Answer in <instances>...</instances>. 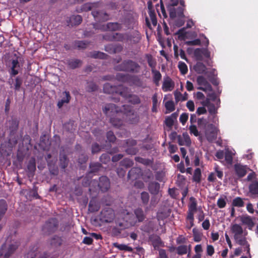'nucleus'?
Returning a JSON list of instances; mask_svg holds the SVG:
<instances>
[{
    "label": "nucleus",
    "instance_id": "51",
    "mask_svg": "<svg viewBox=\"0 0 258 258\" xmlns=\"http://www.w3.org/2000/svg\"><path fill=\"white\" fill-rule=\"evenodd\" d=\"M48 167L51 174L57 175L58 173V170L57 167L55 166V163H52L51 162H48Z\"/></svg>",
    "mask_w": 258,
    "mask_h": 258
},
{
    "label": "nucleus",
    "instance_id": "54",
    "mask_svg": "<svg viewBox=\"0 0 258 258\" xmlns=\"http://www.w3.org/2000/svg\"><path fill=\"white\" fill-rule=\"evenodd\" d=\"M89 43V42L87 41H76L75 46L79 49H84L87 47Z\"/></svg>",
    "mask_w": 258,
    "mask_h": 258
},
{
    "label": "nucleus",
    "instance_id": "27",
    "mask_svg": "<svg viewBox=\"0 0 258 258\" xmlns=\"http://www.w3.org/2000/svg\"><path fill=\"white\" fill-rule=\"evenodd\" d=\"M98 4V3H87L84 4L80 8V9H77V11L78 13H81L83 12H87L93 9V8L96 6Z\"/></svg>",
    "mask_w": 258,
    "mask_h": 258
},
{
    "label": "nucleus",
    "instance_id": "48",
    "mask_svg": "<svg viewBox=\"0 0 258 258\" xmlns=\"http://www.w3.org/2000/svg\"><path fill=\"white\" fill-rule=\"evenodd\" d=\"M126 34L125 33H114V41L123 42L126 41Z\"/></svg>",
    "mask_w": 258,
    "mask_h": 258
},
{
    "label": "nucleus",
    "instance_id": "32",
    "mask_svg": "<svg viewBox=\"0 0 258 258\" xmlns=\"http://www.w3.org/2000/svg\"><path fill=\"white\" fill-rule=\"evenodd\" d=\"M130 75L128 74L117 73L116 75V79L122 83H130Z\"/></svg>",
    "mask_w": 258,
    "mask_h": 258
},
{
    "label": "nucleus",
    "instance_id": "50",
    "mask_svg": "<svg viewBox=\"0 0 258 258\" xmlns=\"http://www.w3.org/2000/svg\"><path fill=\"white\" fill-rule=\"evenodd\" d=\"M233 153L231 151L226 150L225 153V160L227 164H231L233 162Z\"/></svg>",
    "mask_w": 258,
    "mask_h": 258
},
{
    "label": "nucleus",
    "instance_id": "16",
    "mask_svg": "<svg viewBox=\"0 0 258 258\" xmlns=\"http://www.w3.org/2000/svg\"><path fill=\"white\" fill-rule=\"evenodd\" d=\"M82 22V18L80 15H73L68 18L67 23L69 26L79 25Z\"/></svg>",
    "mask_w": 258,
    "mask_h": 258
},
{
    "label": "nucleus",
    "instance_id": "60",
    "mask_svg": "<svg viewBox=\"0 0 258 258\" xmlns=\"http://www.w3.org/2000/svg\"><path fill=\"white\" fill-rule=\"evenodd\" d=\"M166 109L169 112H172L175 110L174 103L173 101H167L165 104Z\"/></svg>",
    "mask_w": 258,
    "mask_h": 258
},
{
    "label": "nucleus",
    "instance_id": "29",
    "mask_svg": "<svg viewBox=\"0 0 258 258\" xmlns=\"http://www.w3.org/2000/svg\"><path fill=\"white\" fill-rule=\"evenodd\" d=\"M69 160L66 154L60 155L59 166L64 171L69 164Z\"/></svg>",
    "mask_w": 258,
    "mask_h": 258
},
{
    "label": "nucleus",
    "instance_id": "52",
    "mask_svg": "<svg viewBox=\"0 0 258 258\" xmlns=\"http://www.w3.org/2000/svg\"><path fill=\"white\" fill-rule=\"evenodd\" d=\"M23 84V80L20 77H17L14 83V90L16 91H19Z\"/></svg>",
    "mask_w": 258,
    "mask_h": 258
},
{
    "label": "nucleus",
    "instance_id": "45",
    "mask_svg": "<svg viewBox=\"0 0 258 258\" xmlns=\"http://www.w3.org/2000/svg\"><path fill=\"white\" fill-rule=\"evenodd\" d=\"M91 178L92 177H91L90 174L88 173L86 176L83 178L82 182V185L85 187L90 186L91 184L92 185H94L95 184H93L92 183L93 180H91Z\"/></svg>",
    "mask_w": 258,
    "mask_h": 258
},
{
    "label": "nucleus",
    "instance_id": "26",
    "mask_svg": "<svg viewBox=\"0 0 258 258\" xmlns=\"http://www.w3.org/2000/svg\"><path fill=\"white\" fill-rule=\"evenodd\" d=\"M19 246V244L17 242L10 244L9 246L7 251L4 253L5 258H8L10 256V255H11V254H12L18 248Z\"/></svg>",
    "mask_w": 258,
    "mask_h": 258
},
{
    "label": "nucleus",
    "instance_id": "5",
    "mask_svg": "<svg viewBox=\"0 0 258 258\" xmlns=\"http://www.w3.org/2000/svg\"><path fill=\"white\" fill-rule=\"evenodd\" d=\"M122 107L126 113L127 122L130 124H137L140 119L139 115L134 112L131 106L123 105Z\"/></svg>",
    "mask_w": 258,
    "mask_h": 258
},
{
    "label": "nucleus",
    "instance_id": "8",
    "mask_svg": "<svg viewBox=\"0 0 258 258\" xmlns=\"http://www.w3.org/2000/svg\"><path fill=\"white\" fill-rule=\"evenodd\" d=\"M92 14L96 21L105 22L110 19L109 15L103 11L93 10Z\"/></svg>",
    "mask_w": 258,
    "mask_h": 258
},
{
    "label": "nucleus",
    "instance_id": "44",
    "mask_svg": "<svg viewBox=\"0 0 258 258\" xmlns=\"http://www.w3.org/2000/svg\"><path fill=\"white\" fill-rule=\"evenodd\" d=\"M116 90V88L109 83H106L103 86V91L105 93L112 94Z\"/></svg>",
    "mask_w": 258,
    "mask_h": 258
},
{
    "label": "nucleus",
    "instance_id": "62",
    "mask_svg": "<svg viewBox=\"0 0 258 258\" xmlns=\"http://www.w3.org/2000/svg\"><path fill=\"white\" fill-rule=\"evenodd\" d=\"M139 150L136 147H128L125 150V152L128 155H135L137 154Z\"/></svg>",
    "mask_w": 258,
    "mask_h": 258
},
{
    "label": "nucleus",
    "instance_id": "31",
    "mask_svg": "<svg viewBox=\"0 0 258 258\" xmlns=\"http://www.w3.org/2000/svg\"><path fill=\"white\" fill-rule=\"evenodd\" d=\"M8 210V204L6 200H0V221L2 219Z\"/></svg>",
    "mask_w": 258,
    "mask_h": 258
},
{
    "label": "nucleus",
    "instance_id": "22",
    "mask_svg": "<svg viewBox=\"0 0 258 258\" xmlns=\"http://www.w3.org/2000/svg\"><path fill=\"white\" fill-rule=\"evenodd\" d=\"M62 94L64 96L61 100L58 101L57 104V106L58 108H61L64 103H69L71 99V96L69 91H65L62 93Z\"/></svg>",
    "mask_w": 258,
    "mask_h": 258
},
{
    "label": "nucleus",
    "instance_id": "4",
    "mask_svg": "<svg viewBox=\"0 0 258 258\" xmlns=\"http://www.w3.org/2000/svg\"><path fill=\"white\" fill-rule=\"evenodd\" d=\"M115 217L113 210L109 207L103 209L100 212L99 219L102 222L110 223L113 221Z\"/></svg>",
    "mask_w": 258,
    "mask_h": 258
},
{
    "label": "nucleus",
    "instance_id": "36",
    "mask_svg": "<svg viewBox=\"0 0 258 258\" xmlns=\"http://www.w3.org/2000/svg\"><path fill=\"white\" fill-rule=\"evenodd\" d=\"M89 56L94 58L106 59L108 55L101 51H94L91 52Z\"/></svg>",
    "mask_w": 258,
    "mask_h": 258
},
{
    "label": "nucleus",
    "instance_id": "7",
    "mask_svg": "<svg viewBox=\"0 0 258 258\" xmlns=\"http://www.w3.org/2000/svg\"><path fill=\"white\" fill-rule=\"evenodd\" d=\"M197 82L198 85L200 86L197 88L199 90L206 92L207 90H211L212 89L211 85L206 78L202 76H199L197 77Z\"/></svg>",
    "mask_w": 258,
    "mask_h": 258
},
{
    "label": "nucleus",
    "instance_id": "53",
    "mask_svg": "<svg viewBox=\"0 0 258 258\" xmlns=\"http://www.w3.org/2000/svg\"><path fill=\"white\" fill-rule=\"evenodd\" d=\"M130 83H132L134 85L137 86H141L142 85V81L139 77L137 76L130 75Z\"/></svg>",
    "mask_w": 258,
    "mask_h": 258
},
{
    "label": "nucleus",
    "instance_id": "34",
    "mask_svg": "<svg viewBox=\"0 0 258 258\" xmlns=\"http://www.w3.org/2000/svg\"><path fill=\"white\" fill-rule=\"evenodd\" d=\"M248 188L250 194L258 197V181H252L249 184Z\"/></svg>",
    "mask_w": 258,
    "mask_h": 258
},
{
    "label": "nucleus",
    "instance_id": "39",
    "mask_svg": "<svg viewBox=\"0 0 258 258\" xmlns=\"http://www.w3.org/2000/svg\"><path fill=\"white\" fill-rule=\"evenodd\" d=\"M62 242V240L61 237L57 236H54L51 239L50 243L52 247H57L61 245Z\"/></svg>",
    "mask_w": 258,
    "mask_h": 258
},
{
    "label": "nucleus",
    "instance_id": "2",
    "mask_svg": "<svg viewBox=\"0 0 258 258\" xmlns=\"http://www.w3.org/2000/svg\"><path fill=\"white\" fill-rule=\"evenodd\" d=\"M114 69L116 71L138 74L140 72L141 66L136 61L131 59H126L120 64L115 66Z\"/></svg>",
    "mask_w": 258,
    "mask_h": 258
},
{
    "label": "nucleus",
    "instance_id": "17",
    "mask_svg": "<svg viewBox=\"0 0 258 258\" xmlns=\"http://www.w3.org/2000/svg\"><path fill=\"white\" fill-rule=\"evenodd\" d=\"M134 213L137 219V221L134 223V225L137 223L143 222L146 218V215L141 208H137L134 211Z\"/></svg>",
    "mask_w": 258,
    "mask_h": 258
},
{
    "label": "nucleus",
    "instance_id": "38",
    "mask_svg": "<svg viewBox=\"0 0 258 258\" xmlns=\"http://www.w3.org/2000/svg\"><path fill=\"white\" fill-rule=\"evenodd\" d=\"M202 173L201 170L199 168H197L195 170L192 181L196 182L197 183H200L201 181Z\"/></svg>",
    "mask_w": 258,
    "mask_h": 258
},
{
    "label": "nucleus",
    "instance_id": "61",
    "mask_svg": "<svg viewBox=\"0 0 258 258\" xmlns=\"http://www.w3.org/2000/svg\"><path fill=\"white\" fill-rule=\"evenodd\" d=\"M194 240L195 242H200L202 240V234L199 232L195 228L192 230Z\"/></svg>",
    "mask_w": 258,
    "mask_h": 258
},
{
    "label": "nucleus",
    "instance_id": "41",
    "mask_svg": "<svg viewBox=\"0 0 258 258\" xmlns=\"http://www.w3.org/2000/svg\"><path fill=\"white\" fill-rule=\"evenodd\" d=\"M190 203L188 206V211L196 212L197 210V202L194 197H190L189 199Z\"/></svg>",
    "mask_w": 258,
    "mask_h": 258
},
{
    "label": "nucleus",
    "instance_id": "59",
    "mask_svg": "<svg viewBox=\"0 0 258 258\" xmlns=\"http://www.w3.org/2000/svg\"><path fill=\"white\" fill-rule=\"evenodd\" d=\"M109 154V153L102 154L100 157V161L103 164L108 163L110 160Z\"/></svg>",
    "mask_w": 258,
    "mask_h": 258
},
{
    "label": "nucleus",
    "instance_id": "15",
    "mask_svg": "<svg viewBox=\"0 0 258 258\" xmlns=\"http://www.w3.org/2000/svg\"><path fill=\"white\" fill-rule=\"evenodd\" d=\"M235 174L239 178L244 177L247 173L246 166H243L240 164H235L234 166Z\"/></svg>",
    "mask_w": 258,
    "mask_h": 258
},
{
    "label": "nucleus",
    "instance_id": "21",
    "mask_svg": "<svg viewBox=\"0 0 258 258\" xmlns=\"http://www.w3.org/2000/svg\"><path fill=\"white\" fill-rule=\"evenodd\" d=\"M160 188V184L156 181H151L148 185V190L152 195H157Z\"/></svg>",
    "mask_w": 258,
    "mask_h": 258
},
{
    "label": "nucleus",
    "instance_id": "11",
    "mask_svg": "<svg viewBox=\"0 0 258 258\" xmlns=\"http://www.w3.org/2000/svg\"><path fill=\"white\" fill-rule=\"evenodd\" d=\"M177 142L180 146H186L189 147L191 145V140L189 135L186 133L182 134V136L178 135Z\"/></svg>",
    "mask_w": 258,
    "mask_h": 258
},
{
    "label": "nucleus",
    "instance_id": "55",
    "mask_svg": "<svg viewBox=\"0 0 258 258\" xmlns=\"http://www.w3.org/2000/svg\"><path fill=\"white\" fill-rule=\"evenodd\" d=\"M178 68L182 75H185L187 73V66L184 62L179 61L178 62Z\"/></svg>",
    "mask_w": 258,
    "mask_h": 258
},
{
    "label": "nucleus",
    "instance_id": "28",
    "mask_svg": "<svg viewBox=\"0 0 258 258\" xmlns=\"http://www.w3.org/2000/svg\"><path fill=\"white\" fill-rule=\"evenodd\" d=\"M82 64V60L78 59H69L67 61L68 66L71 69H75L80 67Z\"/></svg>",
    "mask_w": 258,
    "mask_h": 258
},
{
    "label": "nucleus",
    "instance_id": "14",
    "mask_svg": "<svg viewBox=\"0 0 258 258\" xmlns=\"http://www.w3.org/2000/svg\"><path fill=\"white\" fill-rule=\"evenodd\" d=\"M141 35L138 31H134L132 33L126 34V41L131 42L133 44H137L141 40Z\"/></svg>",
    "mask_w": 258,
    "mask_h": 258
},
{
    "label": "nucleus",
    "instance_id": "40",
    "mask_svg": "<svg viewBox=\"0 0 258 258\" xmlns=\"http://www.w3.org/2000/svg\"><path fill=\"white\" fill-rule=\"evenodd\" d=\"M119 164L121 166L128 168L133 166L134 161L131 159L125 158L120 162Z\"/></svg>",
    "mask_w": 258,
    "mask_h": 258
},
{
    "label": "nucleus",
    "instance_id": "33",
    "mask_svg": "<svg viewBox=\"0 0 258 258\" xmlns=\"http://www.w3.org/2000/svg\"><path fill=\"white\" fill-rule=\"evenodd\" d=\"M194 70L198 74H205L207 68L203 62H198L194 66Z\"/></svg>",
    "mask_w": 258,
    "mask_h": 258
},
{
    "label": "nucleus",
    "instance_id": "47",
    "mask_svg": "<svg viewBox=\"0 0 258 258\" xmlns=\"http://www.w3.org/2000/svg\"><path fill=\"white\" fill-rule=\"evenodd\" d=\"M27 169L29 172L33 173L36 170V162L34 158H32L28 162Z\"/></svg>",
    "mask_w": 258,
    "mask_h": 258
},
{
    "label": "nucleus",
    "instance_id": "20",
    "mask_svg": "<svg viewBox=\"0 0 258 258\" xmlns=\"http://www.w3.org/2000/svg\"><path fill=\"white\" fill-rule=\"evenodd\" d=\"M152 4V1H148L149 15L152 22V25L153 26L155 27L157 24V20L155 10L152 9L151 8Z\"/></svg>",
    "mask_w": 258,
    "mask_h": 258
},
{
    "label": "nucleus",
    "instance_id": "30",
    "mask_svg": "<svg viewBox=\"0 0 258 258\" xmlns=\"http://www.w3.org/2000/svg\"><path fill=\"white\" fill-rule=\"evenodd\" d=\"M117 116L118 115H115L114 117H111L110 122L113 126L119 128L123 125V121Z\"/></svg>",
    "mask_w": 258,
    "mask_h": 258
},
{
    "label": "nucleus",
    "instance_id": "9",
    "mask_svg": "<svg viewBox=\"0 0 258 258\" xmlns=\"http://www.w3.org/2000/svg\"><path fill=\"white\" fill-rule=\"evenodd\" d=\"M175 83L172 79L167 77L164 79L162 89L164 92L171 91L174 88Z\"/></svg>",
    "mask_w": 258,
    "mask_h": 258
},
{
    "label": "nucleus",
    "instance_id": "57",
    "mask_svg": "<svg viewBox=\"0 0 258 258\" xmlns=\"http://www.w3.org/2000/svg\"><path fill=\"white\" fill-rule=\"evenodd\" d=\"M99 207L94 201H91L89 204V210L91 212H97L99 210Z\"/></svg>",
    "mask_w": 258,
    "mask_h": 258
},
{
    "label": "nucleus",
    "instance_id": "19",
    "mask_svg": "<svg viewBox=\"0 0 258 258\" xmlns=\"http://www.w3.org/2000/svg\"><path fill=\"white\" fill-rule=\"evenodd\" d=\"M120 95L123 97L126 98L128 100V102L133 105L139 104L141 103V101L137 95L136 94H128L127 95H124L122 92H120Z\"/></svg>",
    "mask_w": 258,
    "mask_h": 258
},
{
    "label": "nucleus",
    "instance_id": "56",
    "mask_svg": "<svg viewBox=\"0 0 258 258\" xmlns=\"http://www.w3.org/2000/svg\"><path fill=\"white\" fill-rule=\"evenodd\" d=\"M150 196L146 191H143L141 194V199L144 205H147L149 201Z\"/></svg>",
    "mask_w": 258,
    "mask_h": 258
},
{
    "label": "nucleus",
    "instance_id": "64",
    "mask_svg": "<svg viewBox=\"0 0 258 258\" xmlns=\"http://www.w3.org/2000/svg\"><path fill=\"white\" fill-rule=\"evenodd\" d=\"M87 90L88 92H93L97 90V86L93 82H88Z\"/></svg>",
    "mask_w": 258,
    "mask_h": 258
},
{
    "label": "nucleus",
    "instance_id": "18",
    "mask_svg": "<svg viewBox=\"0 0 258 258\" xmlns=\"http://www.w3.org/2000/svg\"><path fill=\"white\" fill-rule=\"evenodd\" d=\"M122 28L121 24L117 22H110L108 23L105 26H103L101 28L103 31L109 30L111 31H115L121 30Z\"/></svg>",
    "mask_w": 258,
    "mask_h": 258
},
{
    "label": "nucleus",
    "instance_id": "23",
    "mask_svg": "<svg viewBox=\"0 0 258 258\" xmlns=\"http://www.w3.org/2000/svg\"><path fill=\"white\" fill-rule=\"evenodd\" d=\"M141 169L138 167L132 168L128 172L127 178L134 180L137 179L141 173Z\"/></svg>",
    "mask_w": 258,
    "mask_h": 258
},
{
    "label": "nucleus",
    "instance_id": "42",
    "mask_svg": "<svg viewBox=\"0 0 258 258\" xmlns=\"http://www.w3.org/2000/svg\"><path fill=\"white\" fill-rule=\"evenodd\" d=\"M113 245L115 247L117 248L120 250H124L128 252H132L133 250L132 247L128 246L125 244L114 243Z\"/></svg>",
    "mask_w": 258,
    "mask_h": 258
},
{
    "label": "nucleus",
    "instance_id": "24",
    "mask_svg": "<svg viewBox=\"0 0 258 258\" xmlns=\"http://www.w3.org/2000/svg\"><path fill=\"white\" fill-rule=\"evenodd\" d=\"M231 230L232 232L234 234V238H236L238 236L242 235L243 233V230L242 227L239 224H234L232 225Z\"/></svg>",
    "mask_w": 258,
    "mask_h": 258
},
{
    "label": "nucleus",
    "instance_id": "43",
    "mask_svg": "<svg viewBox=\"0 0 258 258\" xmlns=\"http://www.w3.org/2000/svg\"><path fill=\"white\" fill-rule=\"evenodd\" d=\"M146 57L147 59L148 65L152 69L151 70H155V67L156 66V60L152 57V56L150 54H146Z\"/></svg>",
    "mask_w": 258,
    "mask_h": 258
},
{
    "label": "nucleus",
    "instance_id": "58",
    "mask_svg": "<svg viewBox=\"0 0 258 258\" xmlns=\"http://www.w3.org/2000/svg\"><path fill=\"white\" fill-rule=\"evenodd\" d=\"M177 253L179 255H183L186 254L187 252V246L185 245L178 246L176 248Z\"/></svg>",
    "mask_w": 258,
    "mask_h": 258
},
{
    "label": "nucleus",
    "instance_id": "13",
    "mask_svg": "<svg viewBox=\"0 0 258 258\" xmlns=\"http://www.w3.org/2000/svg\"><path fill=\"white\" fill-rule=\"evenodd\" d=\"M19 119L15 116H12L8 121V127L11 133L16 132L19 127Z\"/></svg>",
    "mask_w": 258,
    "mask_h": 258
},
{
    "label": "nucleus",
    "instance_id": "12",
    "mask_svg": "<svg viewBox=\"0 0 258 258\" xmlns=\"http://www.w3.org/2000/svg\"><path fill=\"white\" fill-rule=\"evenodd\" d=\"M234 239L237 244L241 246H245L244 248L247 251V253L250 255V245L246 240V237L243 236L242 235H240V236H238L237 237V239Z\"/></svg>",
    "mask_w": 258,
    "mask_h": 258
},
{
    "label": "nucleus",
    "instance_id": "37",
    "mask_svg": "<svg viewBox=\"0 0 258 258\" xmlns=\"http://www.w3.org/2000/svg\"><path fill=\"white\" fill-rule=\"evenodd\" d=\"M102 167L101 163L98 162H93L90 163L89 165L90 171L88 173L90 175L91 173H94L98 172Z\"/></svg>",
    "mask_w": 258,
    "mask_h": 258
},
{
    "label": "nucleus",
    "instance_id": "6",
    "mask_svg": "<svg viewBox=\"0 0 258 258\" xmlns=\"http://www.w3.org/2000/svg\"><path fill=\"white\" fill-rule=\"evenodd\" d=\"M58 222L56 218L48 219L43 226V231L48 234L54 232L57 228Z\"/></svg>",
    "mask_w": 258,
    "mask_h": 258
},
{
    "label": "nucleus",
    "instance_id": "35",
    "mask_svg": "<svg viewBox=\"0 0 258 258\" xmlns=\"http://www.w3.org/2000/svg\"><path fill=\"white\" fill-rule=\"evenodd\" d=\"M152 73L153 75V80L156 86H158L159 85V81L161 80L162 75L159 71L156 70H151Z\"/></svg>",
    "mask_w": 258,
    "mask_h": 258
},
{
    "label": "nucleus",
    "instance_id": "46",
    "mask_svg": "<svg viewBox=\"0 0 258 258\" xmlns=\"http://www.w3.org/2000/svg\"><path fill=\"white\" fill-rule=\"evenodd\" d=\"M242 223L248 227L249 229H251L254 225L252 219L249 216L245 217L242 218Z\"/></svg>",
    "mask_w": 258,
    "mask_h": 258
},
{
    "label": "nucleus",
    "instance_id": "3",
    "mask_svg": "<svg viewBox=\"0 0 258 258\" xmlns=\"http://www.w3.org/2000/svg\"><path fill=\"white\" fill-rule=\"evenodd\" d=\"M93 184H95L94 185L96 187H94V189L89 188V190H96L99 189L102 192H104L107 191L110 186V182L109 179L106 176H102L99 177V181L96 180H93L92 182Z\"/></svg>",
    "mask_w": 258,
    "mask_h": 258
},
{
    "label": "nucleus",
    "instance_id": "1",
    "mask_svg": "<svg viewBox=\"0 0 258 258\" xmlns=\"http://www.w3.org/2000/svg\"><path fill=\"white\" fill-rule=\"evenodd\" d=\"M168 6L170 18L174 20V25L177 27L183 26L185 23V16L183 13L184 1H172Z\"/></svg>",
    "mask_w": 258,
    "mask_h": 258
},
{
    "label": "nucleus",
    "instance_id": "10",
    "mask_svg": "<svg viewBox=\"0 0 258 258\" xmlns=\"http://www.w3.org/2000/svg\"><path fill=\"white\" fill-rule=\"evenodd\" d=\"M119 111L120 109L115 104L113 103L107 104L103 109V112L107 115H110V113H112L113 114L115 113L116 115H118Z\"/></svg>",
    "mask_w": 258,
    "mask_h": 258
},
{
    "label": "nucleus",
    "instance_id": "63",
    "mask_svg": "<svg viewBox=\"0 0 258 258\" xmlns=\"http://www.w3.org/2000/svg\"><path fill=\"white\" fill-rule=\"evenodd\" d=\"M106 138L107 140L111 143L114 142L116 139L113 132L112 131H108L107 132Z\"/></svg>",
    "mask_w": 258,
    "mask_h": 258
},
{
    "label": "nucleus",
    "instance_id": "49",
    "mask_svg": "<svg viewBox=\"0 0 258 258\" xmlns=\"http://www.w3.org/2000/svg\"><path fill=\"white\" fill-rule=\"evenodd\" d=\"M244 203L240 197H236L234 199L232 202V206L236 207H243Z\"/></svg>",
    "mask_w": 258,
    "mask_h": 258
},
{
    "label": "nucleus",
    "instance_id": "25",
    "mask_svg": "<svg viewBox=\"0 0 258 258\" xmlns=\"http://www.w3.org/2000/svg\"><path fill=\"white\" fill-rule=\"evenodd\" d=\"M177 115L178 114L174 112L165 119L164 121L165 124L166 126L169 127V130L172 129L174 124V120L176 119Z\"/></svg>",
    "mask_w": 258,
    "mask_h": 258
}]
</instances>
